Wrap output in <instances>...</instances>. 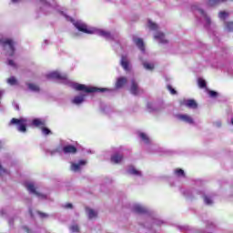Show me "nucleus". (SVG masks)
I'll list each match as a JSON object with an SVG mask.
<instances>
[{
    "label": "nucleus",
    "instance_id": "nucleus-1",
    "mask_svg": "<svg viewBox=\"0 0 233 233\" xmlns=\"http://www.w3.org/2000/svg\"><path fill=\"white\" fill-rule=\"evenodd\" d=\"M46 77L47 79H56V81L59 83L67 85V86H71V88L80 92L78 96H75V97L72 99L73 105H76L77 106L85 103L88 94H94L96 92H106L107 90V88H98L97 86H88L86 85L76 83L75 81L69 79L66 74H61L57 71L46 74Z\"/></svg>",
    "mask_w": 233,
    "mask_h": 233
},
{
    "label": "nucleus",
    "instance_id": "nucleus-2",
    "mask_svg": "<svg viewBox=\"0 0 233 233\" xmlns=\"http://www.w3.org/2000/svg\"><path fill=\"white\" fill-rule=\"evenodd\" d=\"M56 11H58L63 16L66 17L67 21H71V23L77 28V30H80V32H85L86 34H97L98 35H101L102 37H105V39H107L108 41H115L113 44V46L116 52H121L123 50L122 43L120 39H118L117 34H112V32H109V30H104L103 28H96V27H88L83 20H74V18H71V16H68L67 15H65L63 11H60V7L56 2Z\"/></svg>",
    "mask_w": 233,
    "mask_h": 233
},
{
    "label": "nucleus",
    "instance_id": "nucleus-3",
    "mask_svg": "<svg viewBox=\"0 0 233 233\" xmlns=\"http://www.w3.org/2000/svg\"><path fill=\"white\" fill-rule=\"evenodd\" d=\"M132 211L140 215L141 218H144L145 222H140V225L144 228H147V229H152L155 226H162L163 224V221L153 217L148 208L143 204H133Z\"/></svg>",
    "mask_w": 233,
    "mask_h": 233
},
{
    "label": "nucleus",
    "instance_id": "nucleus-4",
    "mask_svg": "<svg viewBox=\"0 0 233 233\" xmlns=\"http://www.w3.org/2000/svg\"><path fill=\"white\" fill-rule=\"evenodd\" d=\"M182 193L188 200L198 198V196L199 195L202 197L204 203L207 206H212L214 204L213 197L211 195H206L205 191H199L198 189H182Z\"/></svg>",
    "mask_w": 233,
    "mask_h": 233
},
{
    "label": "nucleus",
    "instance_id": "nucleus-5",
    "mask_svg": "<svg viewBox=\"0 0 233 233\" xmlns=\"http://www.w3.org/2000/svg\"><path fill=\"white\" fill-rule=\"evenodd\" d=\"M76 151L77 147H76V146L73 144H67L66 140H60L55 149H46V152L49 155H56V153H59V155H62L63 153L67 155L70 153H76Z\"/></svg>",
    "mask_w": 233,
    "mask_h": 233
},
{
    "label": "nucleus",
    "instance_id": "nucleus-6",
    "mask_svg": "<svg viewBox=\"0 0 233 233\" xmlns=\"http://www.w3.org/2000/svg\"><path fill=\"white\" fill-rule=\"evenodd\" d=\"M15 41L11 37H3L2 35V48L5 56H13L15 51Z\"/></svg>",
    "mask_w": 233,
    "mask_h": 233
},
{
    "label": "nucleus",
    "instance_id": "nucleus-7",
    "mask_svg": "<svg viewBox=\"0 0 233 233\" xmlns=\"http://www.w3.org/2000/svg\"><path fill=\"white\" fill-rule=\"evenodd\" d=\"M10 125H14L16 127V130L18 132H21V134H26L28 119H26L25 117H20L19 119L14 117L13 119H11Z\"/></svg>",
    "mask_w": 233,
    "mask_h": 233
},
{
    "label": "nucleus",
    "instance_id": "nucleus-8",
    "mask_svg": "<svg viewBox=\"0 0 233 233\" xmlns=\"http://www.w3.org/2000/svg\"><path fill=\"white\" fill-rule=\"evenodd\" d=\"M147 26L151 30H157V32L154 35V38L157 39L158 43H162V44L167 43V39L166 38L164 32L158 31L159 27L158 25H157V24H155V22H152V20H148Z\"/></svg>",
    "mask_w": 233,
    "mask_h": 233
},
{
    "label": "nucleus",
    "instance_id": "nucleus-9",
    "mask_svg": "<svg viewBox=\"0 0 233 233\" xmlns=\"http://www.w3.org/2000/svg\"><path fill=\"white\" fill-rule=\"evenodd\" d=\"M192 11L195 13L196 16L199 15L201 17H203L205 20L206 28H209V26H211V18L208 16V15H207V13H205L201 5H192Z\"/></svg>",
    "mask_w": 233,
    "mask_h": 233
},
{
    "label": "nucleus",
    "instance_id": "nucleus-10",
    "mask_svg": "<svg viewBox=\"0 0 233 233\" xmlns=\"http://www.w3.org/2000/svg\"><path fill=\"white\" fill-rule=\"evenodd\" d=\"M24 186L31 195H36V197H38V198H41V199L47 198L46 195L39 193L36 190L35 184L33 180H25V182L24 183Z\"/></svg>",
    "mask_w": 233,
    "mask_h": 233
},
{
    "label": "nucleus",
    "instance_id": "nucleus-11",
    "mask_svg": "<svg viewBox=\"0 0 233 233\" xmlns=\"http://www.w3.org/2000/svg\"><path fill=\"white\" fill-rule=\"evenodd\" d=\"M177 118L187 125H195V119H193V117L188 114H179L177 116Z\"/></svg>",
    "mask_w": 233,
    "mask_h": 233
},
{
    "label": "nucleus",
    "instance_id": "nucleus-12",
    "mask_svg": "<svg viewBox=\"0 0 233 233\" xmlns=\"http://www.w3.org/2000/svg\"><path fill=\"white\" fill-rule=\"evenodd\" d=\"M180 105L187 106V108H190L192 110H196L198 106L195 99H183L182 101H180Z\"/></svg>",
    "mask_w": 233,
    "mask_h": 233
},
{
    "label": "nucleus",
    "instance_id": "nucleus-13",
    "mask_svg": "<svg viewBox=\"0 0 233 233\" xmlns=\"http://www.w3.org/2000/svg\"><path fill=\"white\" fill-rule=\"evenodd\" d=\"M86 165V160L85 159L78 160L77 162H71V170L75 172L81 171L83 166Z\"/></svg>",
    "mask_w": 233,
    "mask_h": 233
},
{
    "label": "nucleus",
    "instance_id": "nucleus-14",
    "mask_svg": "<svg viewBox=\"0 0 233 233\" xmlns=\"http://www.w3.org/2000/svg\"><path fill=\"white\" fill-rule=\"evenodd\" d=\"M127 171L129 175H132V177H143V172L140 169L135 167V166H128Z\"/></svg>",
    "mask_w": 233,
    "mask_h": 233
},
{
    "label": "nucleus",
    "instance_id": "nucleus-15",
    "mask_svg": "<svg viewBox=\"0 0 233 233\" xmlns=\"http://www.w3.org/2000/svg\"><path fill=\"white\" fill-rule=\"evenodd\" d=\"M130 92L133 94V96H139L143 90L139 88L138 84L135 79H132L131 81V87H130Z\"/></svg>",
    "mask_w": 233,
    "mask_h": 233
},
{
    "label": "nucleus",
    "instance_id": "nucleus-16",
    "mask_svg": "<svg viewBox=\"0 0 233 233\" xmlns=\"http://www.w3.org/2000/svg\"><path fill=\"white\" fill-rule=\"evenodd\" d=\"M133 41L137 45V46L139 48V50L145 54L146 48H145V43L141 37H137V35H133Z\"/></svg>",
    "mask_w": 233,
    "mask_h": 233
},
{
    "label": "nucleus",
    "instance_id": "nucleus-17",
    "mask_svg": "<svg viewBox=\"0 0 233 233\" xmlns=\"http://www.w3.org/2000/svg\"><path fill=\"white\" fill-rule=\"evenodd\" d=\"M86 213L89 220H95L98 217L97 209H93L92 208H86Z\"/></svg>",
    "mask_w": 233,
    "mask_h": 233
},
{
    "label": "nucleus",
    "instance_id": "nucleus-18",
    "mask_svg": "<svg viewBox=\"0 0 233 233\" xmlns=\"http://www.w3.org/2000/svg\"><path fill=\"white\" fill-rule=\"evenodd\" d=\"M123 158V153L116 152L111 155V162H114L115 164H119L120 162H122Z\"/></svg>",
    "mask_w": 233,
    "mask_h": 233
},
{
    "label": "nucleus",
    "instance_id": "nucleus-19",
    "mask_svg": "<svg viewBox=\"0 0 233 233\" xmlns=\"http://www.w3.org/2000/svg\"><path fill=\"white\" fill-rule=\"evenodd\" d=\"M127 83V77H124V76L118 77L116 81V88H123V86H125Z\"/></svg>",
    "mask_w": 233,
    "mask_h": 233
},
{
    "label": "nucleus",
    "instance_id": "nucleus-20",
    "mask_svg": "<svg viewBox=\"0 0 233 233\" xmlns=\"http://www.w3.org/2000/svg\"><path fill=\"white\" fill-rule=\"evenodd\" d=\"M120 65L125 70H129V61L127 56H121Z\"/></svg>",
    "mask_w": 233,
    "mask_h": 233
},
{
    "label": "nucleus",
    "instance_id": "nucleus-21",
    "mask_svg": "<svg viewBox=\"0 0 233 233\" xmlns=\"http://www.w3.org/2000/svg\"><path fill=\"white\" fill-rule=\"evenodd\" d=\"M147 107L149 112H156L157 110H159L157 103L149 102L147 103Z\"/></svg>",
    "mask_w": 233,
    "mask_h": 233
},
{
    "label": "nucleus",
    "instance_id": "nucleus-22",
    "mask_svg": "<svg viewBox=\"0 0 233 233\" xmlns=\"http://www.w3.org/2000/svg\"><path fill=\"white\" fill-rule=\"evenodd\" d=\"M174 175L176 177H178V178L186 177V173H185L184 169H182L180 167H177L176 169H174Z\"/></svg>",
    "mask_w": 233,
    "mask_h": 233
},
{
    "label": "nucleus",
    "instance_id": "nucleus-23",
    "mask_svg": "<svg viewBox=\"0 0 233 233\" xmlns=\"http://www.w3.org/2000/svg\"><path fill=\"white\" fill-rule=\"evenodd\" d=\"M139 137H140L141 141H143V143H145V144L152 143V140H150V137H148V135H147V133H139Z\"/></svg>",
    "mask_w": 233,
    "mask_h": 233
},
{
    "label": "nucleus",
    "instance_id": "nucleus-24",
    "mask_svg": "<svg viewBox=\"0 0 233 233\" xmlns=\"http://www.w3.org/2000/svg\"><path fill=\"white\" fill-rule=\"evenodd\" d=\"M27 87L31 92H40V86L35 83H27Z\"/></svg>",
    "mask_w": 233,
    "mask_h": 233
},
{
    "label": "nucleus",
    "instance_id": "nucleus-25",
    "mask_svg": "<svg viewBox=\"0 0 233 233\" xmlns=\"http://www.w3.org/2000/svg\"><path fill=\"white\" fill-rule=\"evenodd\" d=\"M223 2H227V0H207V4L209 6H214L218 4H222Z\"/></svg>",
    "mask_w": 233,
    "mask_h": 233
},
{
    "label": "nucleus",
    "instance_id": "nucleus-26",
    "mask_svg": "<svg viewBox=\"0 0 233 233\" xmlns=\"http://www.w3.org/2000/svg\"><path fill=\"white\" fill-rule=\"evenodd\" d=\"M142 64L144 68H146V70H154L155 68L154 63H148L147 61H143Z\"/></svg>",
    "mask_w": 233,
    "mask_h": 233
},
{
    "label": "nucleus",
    "instance_id": "nucleus-27",
    "mask_svg": "<svg viewBox=\"0 0 233 233\" xmlns=\"http://www.w3.org/2000/svg\"><path fill=\"white\" fill-rule=\"evenodd\" d=\"M7 83L11 86H15V85H18V81L16 79V77H15L14 76H12L11 77H9L7 79Z\"/></svg>",
    "mask_w": 233,
    "mask_h": 233
},
{
    "label": "nucleus",
    "instance_id": "nucleus-28",
    "mask_svg": "<svg viewBox=\"0 0 233 233\" xmlns=\"http://www.w3.org/2000/svg\"><path fill=\"white\" fill-rule=\"evenodd\" d=\"M228 16L229 15L226 11H220V13L218 14L219 19H223V21H226V19H228Z\"/></svg>",
    "mask_w": 233,
    "mask_h": 233
},
{
    "label": "nucleus",
    "instance_id": "nucleus-29",
    "mask_svg": "<svg viewBox=\"0 0 233 233\" xmlns=\"http://www.w3.org/2000/svg\"><path fill=\"white\" fill-rule=\"evenodd\" d=\"M32 125L34 127H42L43 125H45V123L42 121V119H33Z\"/></svg>",
    "mask_w": 233,
    "mask_h": 233
},
{
    "label": "nucleus",
    "instance_id": "nucleus-30",
    "mask_svg": "<svg viewBox=\"0 0 233 233\" xmlns=\"http://www.w3.org/2000/svg\"><path fill=\"white\" fill-rule=\"evenodd\" d=\"M225 29L228 32L233 31V22H225Z\"/></svg>",
    "mask_w": 233,
    "mask_h": 233
},
{
    "label": "nucleus",
    "instance_id": "nucleus-31",
    "mask_svg": "<svg viewBox=\"0 0 233 233\" xmlns=\"http://www.w3.org/2000/svg\"><path fill=\"white\" fill-rule=\"evenodd\" d=\"M198 86H200V88H205L207 86V81H205V79H203L202 77L198 78Z\"/></svg>",
    "mask_w": 233,
    "mask_h": 233
},
{
    "label": "nucleus",
    "instance_id": "nucleus-32",
    "mask_svg": "<svg viewBox=\"0 0 233 233\" xmlns=\"http://www.w3.org/2000/svg\"><path fill=\"white\" fill-rule=\"evenodd\" d=\"M6 63L9 66H12V68H17V65H16L15 61H14V59L8 58Z\"/></svg>",
    "mask_w": 233,
    "mask_h": 233
},
{
    "label": "nucleus",
    "instance_id": "nucleus-33",
    "mask_svg": "<svg viewBox=\"0 0 233 233\" xmlns=\"http://www.w3.org/2000/svg\"><path fill=\"white\" fill-rule=\"evenodd\" d=\"M5 176L10 177V171L8 169H5V167H3V166H2V180Z\"/></svg>",
    "mask_w": 233,
    "mask_h": 233
},
{
    "label": "nucleus",
    "instance_id": "nucleus-34",
    "mask_svg": "<svg viewBox=\"0 0 233 233\" xmlns=\"http://www.w3.org/2000/svg\"><path fill=\"white\" fill-rule=\"evenodd\" d=\"M70 230H71L72 233H78L79 232V228H78L77 225H74V226H71Z\"/></svg>",
    "mask_w": 233,
    "mask_h": 233
},
{
    "label": "nucleus",
    "instance_id": "nucleus-35",
    "mask_svg": "<svg viewBox=\"0 0 233 233\" xmlns=\"http://www.w3.org/2000/svg\"><path fill=\"white\" fill-rule=\"evenodd\" d=\"M42 134L44 136H49V134H51V130H49V128L44 127L42 128Z\"/></svg>",
    "mask_w": 233,
    "mask_h": 233
},
{
    "label": "nucleus",
    "instance_id": "nucleus-36",
    "mask_svg": "<svg viewBox=\"0 0 233 233\" xmlns=\"http://www.w3.org/2000/svg\"><path fill=\"white\" fill-rule=\"evenodd\" d=\"M167 90H169V92L174 96L177 94V90H175V88H173V86H171V85H167Z\"/></svg>",
    "mask_w": 233,
    "mask_h": 233
},
{
    "label": "nucleus",
    "instance_id": "nucleus-37",
    "mask_svg": "<svg viewBox=\"0 0 233 233\" xmlns=\"http://www.w3.org/2000/svg\"><path fill=\"white\" fill-rule=\"evenodd\" d=\"M216 228L215 224L213 222H208L207 224V229H214Z\"/></svg>",
    "mask_w": 233,
    "mask_h": 233
},
{
    "label": "nucleus",
    "instance_id": "nucleus-38",
    "mask_svg": "<svg viewBox=\"0 0 233 233\" xmlns=\"http://www.w3.org/2000/svg\"><path fill=\"white\" fill-rule=\"evenodd\" d=\"M209 96H210V97H217L218 96V94L215 90H210Z\"/></svg>",
    "mask_w": 233,
    "mask_h": 233
},
{
    "label": "nucleus",
    "instance_id": "nucleus-39",
    "mask_svg": "<svg viewBox=\"0 0 233 233\" xmlns=\"http://www.w3.org/2000/svg\"><path fill=\"white\" fill-rule=\"evenodd\" d=\"M63 208H65L66 209H73V204L71 203L64 204Z\"/></svg>",
    "mask_w": 233,
    "mask_h": 233
},
{
    "label": "nucleus",
    "instance_id": "nucleus-40",
    "mask_svg": "<svg viewBox=\"0 0 233 233\" xmlns=\"http://www.w3.org/2000/svg\"><path fill=\"white\" fill-rule=\"evenodd\" d=\"M38 215L41 218H47L48 215L46 213H42L41 211H38Z\"/></svg>",
    "mask_w": 233,
    "mask_h": 233
},
{
    "label": "nucleus",
    "instance_id": "nucleus-41",
    "mask_svg": "<svg viewBox=\"0 0 233 233\" xmlns=\"http://www.w3.org/2000/svg\"><path fill=\"white\" fill-rule=\"evenodd\" d=\"M214 127H217V128H220V127L222 126L221 121H216V123L213 124Z\"/></svg>",
    "mask_w": 233,
    "mask_h": 233
},
{
    "label": "nucleus",
    "instance_id": "nucleus-42",
    "mask_svg": "<svg viewBox=\"0 0 233 233\" xmlns=\"http://www.w3.org/2000/svg\"><path fill=\"white\" fill-rule=\"evenodd\" d=\"M25 229V231H26V233H34L31 229H29V228H27L26 226H24L23 228Z\"/></svg>",
    "mask_w": 233,
    "mask_h": 233
},
{
    "label": "nucleus",
    "instance_id": "nucleus-43",
    "mask_svg": "<svg viewBox=\"0 0 233 233\" xmlns=\"http://www.w3.org/2000/svg\"><path fill=\"white\" fill-rule=\"evenodd\" d=\"M13 222H14V218H9L8 223L10 227L13 226Z\"/></svg>",
    "mask_w": 233,
    "mask_h": 233
},
{
    "label": "nucleus",
    "instance_id": "nucleus-44",
    "mask_svg": "<svg viewBox=\"0 0 233 233\" xmlns=\"http://www.w3.org/2000/svg\"><path fill=\"white\" fill-rule=\"evenodd\" d=\"M14 4H16L17 2H20V0H12Z\"/></svg>",
    "mask_w": 233,
    "mask_h": 233
},
{
    "label": "nucleus",
    "instance_id": "nucleus-45",
    "mask_svg": "<svg viewBox=\"0 0 233 233\" xmlns=\"http://www.w3.org/2000/svg\"><path fill=\"white\" fill-rule=\"evenodd\" d=\"M29 213H30V216H31V217H34L33 212H32V209H29Z\"/></svg>",
    "mask_w": 233,
    "mask_h": 233
},
{
    "label": "nucleus",
    "instance_id": "nucleus-46",
    "mask_svg": "<svg viewBox=\"0 0 233 233\" xmlns=\"http://www.w3.org/2000/svg\"><path fill=\"white\" fill-rule=\"evenodd\" d=\"M15 109L19 110V105H16Z\"/></svg>",
    "mask_w": 233,
    "mask_h": 233
},
{
    "label": "nucleus",
    "instance_id": "nucleus-47",
    "mask_svg": "<svg viewBox=\"0 0 233 233\" xmlns=\"http://www.w3.org/2000/svg\"><path fill=\"white\" fill-rule=\"evenodd\" d=\"M231 125H233V117L231 118Z\"/></svg>",
    "mask_w": 233,
    "mask_h": 233
},
{
    "label": "nucleus",
    "instance_id": "nucleus-48",
    "mask_svg": "<svg viewBox=\"0 0 233 233\" xmlns=\"http://www.w3.org/2000/svg\"><path fill=\"white\" fill-rule=\"evenodd\" d=\"M3 215H4V211H3V209H2V217H3Z\"/></svg>",
    "mask_w": 233,
    "mask_h": 233
},
{
    "label": "nucleus",
    "instance_id": "nucleus-49",
    "mask_svg": "<svg viewBox=\"0 0 233 233\" xmlns=\"http://www.w3.org/2000/svg\"><path fill=\"white\" fill-rule=\"evenodd\" d=\"M89 153H93V151H92V150H89Z\"/></svg>",
    "mask_w": 233,
    "mask_h": 233
},
{
    "label": "nucleus",
    "instance_id": "nucleus-50",
    "mask_svg": "<svg viewBox=\"0 0 233 233\" xmlns=\"http://www.w3.org/2000/svg\"><path fill=\"white\" fill-rule=\"evenodd\" d=\"M45 43H48V41H47V40H46V41H45Z\"/></svg>",
    "mask_w": 233,
    "mask_h": 233
}]
</instances>
